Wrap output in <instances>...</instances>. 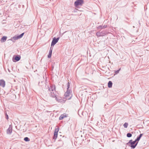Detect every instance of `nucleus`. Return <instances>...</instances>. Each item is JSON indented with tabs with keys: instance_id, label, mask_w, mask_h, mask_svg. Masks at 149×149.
Instances as JSON below:
<instances>
[{
	"instance_id": "ddd939ff",
	"label": "nucleus",
	"mask_w": 149,
	"mask_h": 149,
	"mask_svg": "<svg viewBox=\"0 0 149 149\" xmlns=\"http://www.w3.org/2000/svg\"><path fill=\"white\" fill-rule=\"evenodd\" d=\"M19 39V37H18V36H15L13 37V38H11V40L13 41V40H16Z\"/></svg>"
},
{
	"instance_id": "423d86ee",
	"label": "nucleus",
	"mask_w": 149,
	"mask_h": 149,
	"mask_svg": "<svg viewBox=\"0 0 149 149\" xmlns=\"http://www.w3.org/2000/svg\"><path fill=\"white\" fill-rule=\"evenodd\" d=\"M59 129L58 128H56L55 130V131L54 133V136L53 138V139H54L55 140L56 139L57 137L58 133L59 131Z\"/></svg>"
},
{
	"instance_id": "9b49d317",
	"label": "nucleus",
	"mask_w": 149,
	"mask_h": 149,
	"mask_svg": "<svg viewBox=\"0 0 149 149\" xmlns=\"http://www.w3.org/2000/svg\"><path fill=\"white\" fill-rule=\"evenodd\" d=\"M107 27V25H104V26L100 25L97 27V29H105Z\"/></svg>"
},
{
	"instance_id": "20e7f679",
	"label": "nucleus",
	"mask_w": 149,
	"mask_h": 149,
	"mask_svg": "<svg viewBox=\"0 0 149 149\" xmlns=\"http://www.w3.org/2000/svg\"><path fill=\"white\" fill-rule=\"evenodd\" d=\"M83 0H77L74 2V5L76 7L79 6H81L84 3Z\"/></svg>"
},
{
	"instance_id": "f03ea898",
	"label": "nucleus",
	"mask_w": 149,
	"mask_h": 149,
	"mask_svg": "<svg viewBox=\"0 0 149 149\" xmlns=\"http://www.w3.org/2000/svg\"><path fill=\"white\" fill-rule=\"evenodd\" d=\"M138 143V142H136L135 141H132V140H131L127 143V145L130 147L132 148H134L136 147Z\"/></svg>"
},
{
	"instance_id": "a211bd4d",
	"label": "nucleus",
	"mask_w": 149,
	"mask_h": 149,
	"mask_svg": "<svg viewBox=\"0 0 149 149\" xmlns=\"http://www.w3.org/2000/svg\"><path fill=\"white\" fill-rule=\"evenodd\" d=\"M128 125V123H125L123 125V126L125 128H127Z\"/></svg>"
},
{
	"instance_id": "f3484780",
	"label": "nucleus",
	"mask_w": 149,
	"mask_h": 149,
	"mask_svg": "<svg viewBox=\"0 0 149 149\" xmlns=\"http://www.w3.org/2000/svg\"><path fill=\"white\" fill-rule=\"evenodd\" d=\"M24 140L26 141H30V139L29 138L26 137L24 138Z\"/></svg>"
},
{
	"instance_id": "7ed1b4c3",
	"label": "nucleus",
	"mask_w": 149,
	"mask_h": 149,
	"mask_svg": "<svg viewBox=\"0 0 149 149\" xmlns=\"http://www.w3.org/2000/svg\"><path fill=\"white\" fill-rule=\"evenodd\" d=\"M65 96L66 99L70 100L72 97L71 94V91L70 90H67V91L65 93Z\"/></svg>"
},
{
	"instance_id": "2eb2a0df",
	"label": "nucleus",
	"mask_w": 149,
	"mask_h": 149,
	"mask_svg": "<svg viewBox=\"0 0 149 149\" xmlns=\"http://www.w3.org/2000/svg\"><path fill=\"white\" fill-rule=\"evenodd\" d=\"M112 82L111 81H109L108 83V87L109 88H111L112 86Z\"/></svg>"
},
{
	"instance_id": "6e6552de",
	"label": "nucleus",
	"mask_w": 149,
	"mask_h": 149,
	"mask_svg": "<svg viewBox=\"0 0 149 149\" xmlns=\"http://www.w3.org/2000/svg\"><path fill=\"white\" fill-rule=\"evenodd\" d=\"M5 82L3 79L0 80V86L3 88L5 87Z\"/></svg>"
},
{
	"instance_id": "a878e982",
	"label": "nucleus",
	"mask_w": 149,
	"mask_h": 149,
	"mask_svg": "<svg viewBox=\"0 0 149 149\" xmlns=\"http://www.w3.org/2000/svg\"><path fill=\"white\" fill-rule=\"evenodd\" d=\"M8 71H9V72H10V70H9V69H8Z\"/></svg>"
},
{
	"instance_id": "f257e3e1",
	"label": "nucleus",
	"mask_w": 149,
	"mask_h": 149,
	"mask_svg": "<svg viewBox=\"0 0 149 149\" xmlns=\"http://www.w3.org/2000/svg\"><path fill=\"white\" fill-rule=\"evenodd\" d=\"M48 91L49 93H50V96L55 98L56 100L58 101V99L56 97L58 93L56 91V88L54 85H52L49 87H48Z\"/></svg>"
},
{
	"instance_id": "6ab92c4d",
	"label": "nucleus",
	"mask_w": 149,
	"mask_h": 149,
	"mask_svg": "<svg viewBox=\"0 0 149 149\" xmlns=\"http://www.w3.org/2000/svg\"><path fill=\"white\" fill-rule=\"evenodd\" d=\"M132 136V134L130 133H128L127 134V136L128 137H130Z\"/></svg>"
},
{
	"instance_id": "4be33fe9",
	"label": "nucleus",
	"mask_w": 149,
	"mask_h": 149,
	"mask_svg": "<svg viewBox=\"0 0 149 149\" xmlns=\"http://www.w3.org/2000/svg\"><path fill=\"white\" fill-rule=\"evenodd\" d=\"M141 138L139 137L138 136L137 137L136 139L135 140L136 142V141L138 142L140 139Z\"/></svg>"
},
{
	"instance_id": "9d476101",
	"label": "nucleus",
	"mask_w": 149,
	"mask_h": 149,
	"mask_svg": "<svg viewBox=\"0 0 149 149\" xmlns=\"http://www.w3.org/2000/svg\"><path fill=\"white\" fill-rule=\"evenodd\" d=\"M52 48L51 47L50 48V50L49 54L48 55V57L49 58H50L51 57L52 52Z\"/></svg>"
},
{
	"instance_id": "b1692460",
	"label": "nucleus",
	"mask_w": 149,
	"mask_h": 149,
	"mask_svg": "<svg viewBox=\"0 0 149 149\" xmlns=\"http://www.w3.org/2000/svg\"><path fill=\"white\" fill-rule=\"evenodd\" d=\"M6 118L7 119H8V115L6 114Z\"/></svg>"
},
{
	"instance_id": "39448f33",
	"label": "nucleus",
	"mask_w": 149,
	"mask_h": 149,
	"mask_svg": "<svg viewBox=\"0 0 149 149\" xmlns=\"http://www.w3.org/2000/svg\"><path fill=\"white\" fill-rule=\"evenodd\" d=\"M59 39V38H56L55 37L54 38L52 42L51 46H54L58 41Z\"/></svg>"
},
{
	"instance_id": "1a4fd4ad",
	"label": "nucleus",
	"mask_w": 149,
	"mask_h": 149,
	"mask_svg": "<svg viewBox=\"0 0 149 149\" xmlns=\"http://www.w3.org/2000/svg\"><path fill=\"white\" fill-rule=\"evenodd\" d=\"M12 126L10 125L8 128L7 130V133L8 134H10L12 132Z\"/></svg>"
},
{
	"instance_id": "0eeeda50",
	"label": "nucleus",
	"mask_w": 149,
	"mask_h": 149,
	"mask_svg": "<svg viewBox=\"0 0 149 149\" xmlns=\"http://www.w3.org/2000/svg\"><path fill=\"white\" fill-rule=\"evenodd\" d=\"M21 58L20 56H16L15 57L13 56L12 58L13 61L14 62H16L19 61Z\"/></svg>"
},
{
	"instance_id": "aec40b11",
	"label": "nucleus",
	"mask_w": 149,
	"mask_h": 149,
	"mask_svg": "<svg viewBox=\"0 0 149 149\" xmlns=\"http://www.w3.org/2000/svg\"><path fill=\"white\" fill-rule=\"evenodd\" d=\"M24 33H21L20 35L18 36V37H19V38H22L24 35Z\"/></svg>"
},
{
	"instance_id": "5701e85b",
	"label": "nucleus",
	"mask_w": 149,
	"mask_h": 149,
	"mask_svg": "<svg viewBox=\"0 0 149 149\" xmlns=\"http://www.w3.org/2000/svg\"><path fill=\"white\" fill-rule=\"evenodd\" d=\"M120 70V69L116 71L115 72L116 74H117L119 72Z\"/></svg>"
},
{
	"instance_id": "393cba45",
	"label": "nucleus",
	"mask_w": 149,
	"mask_h": 149,
	"mask_svg": "<svg viewBox=\"0 0 149 149\" xmlns=\"http://www.w3.org/2000/svg\"><path fill=\"white\" fill-rule=\"evenodd\" d=\"M143 135V134H140L139 136H138L139 137H140V138H141V136H142Z\"/></svg>"
},
{
	"instance_id": "dca6fc26",
	"label": "nucleus",
	"mask_w": 149,
	"mask_h": 149,
	"mask_svg": "<svg viewBox=\"0 0 149 149\" xmlns=\"http://www.w3.org/2000/svg\"><path fill=\"white\" fill-rule=\"evenodd\" d=\"M96 35L98 37L102 36V32H97L96 33Z\"/></svg>"
},
{
	"instance_id": "412c9836",
	"label": "nucleus",
	"mask_w": 149,
	"mask_h": 149,
	"mask_svg": "<svg viewBox=\"0 0 149 149\" xmlns=\"http://www.w3.org/2000/svg\"><path fill=\"white\" fill-rule=\"evenodd\" d=\"M70 87V83L68 82L67 84V90H69V88Z\"/></svg>"
},
{
	"instance_id": "f8f14e48",
	"label": "nucleus",
	"mask_w": 149,
	"mask_h": 149,
	"mask_svg": "<svg viewBox=\"0 0 149 149\" xmlns=\"http://www.w3.org/2000/svg\"><path fill=\"white\" fill-rule=\"evenodd\" d=\"M67 117L66 115L62 114L61 115L59 118V119L60 120H62L64 118Z\"/></svg>"
},
{
	"instance_id": "4468645a",
	"label": "nucleus",
	"mask_w": 149,
	"mask_h": 149,
	"mask_svg": "<svg viewBox=\"0 0 149 149\" xmlns=\"http://www.w3.org/2000/svg\"><path fill=\"white\" fill-rule=\"evenodd\" d=\"M7 38V37L5 36H3L1 40V41L2 42H4L6 40Z\"/></svg>"
}]
</instances>
